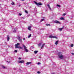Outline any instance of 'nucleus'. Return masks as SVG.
I'll list each match as a JSON object with an SVG mask.
<instances>
[{
  "mask_svg": "<svg viewBox=\"0 0 74 74\" xmlns=\"http://www.w3.org/2000/svg\"><path fill=\"white\" fill-rule=\"evenodd\" d=\"M19 63H25V61L23 60L19 61H18Z\"/></svg>",
  "mask_w": 74,
  "mask_h": 74,
  "instance_id": "obj_5",
  "label": "nucleus"
},
{
  "mask_svg": "<svg viewBox=\"0 0 74 74\" xmlns=\"http://www.w3.org/2000/svg\"><path fill=\"white\" fill-rule=\"evenodd\" d=\"M14 52H16H16H18V51H17V50H14Z\"/></svg>",
  "mask_w": 74,
  "mask_h": 74,
  "instance_id": "obj_32",
  "label": "nucleus"
},
{
  "mask_svg": "<svg viewBox=\"0 0 74 74\" xmlns=\"http://www.w3.org/2000/svg\"><path fill=\"white\" fill-rule=\"evenodd\" d=\"M16 29H14V31L13 32L15 33V32H16Z\"/></svg>",
  "mask_w": 74,
  "mask_h": 74,
  "instance_id": "obj_19",
  "label": "nucleus"
},
{
  "mask_svg": "<svg viewBox=\"0 0 74 74\" xmlns=\"http://www.w3.org/2000/svg\"><path fill=\"white\" fill-rule=\"evenodd\" d=\"M22 1H25V0H21Z\"/></svg>",
  "mask_w": 74,
  "mask_h": 74,
  "instance_id": "obj_42",
  "label": "nucleus"
},
{
  "mask_svg": "<svg viewBox=\"0 0 74 74\" xmlns=\"http://www.w3.org/2000/svg\"><path fill=\"white\" fill-rule=\"evenodd\" d=\"M49 38H57V37L56 36H50L49 37Z\"/></svg>",
  "mask_w": 74,
  "mask_h": 74,
  "instance_id": "obj_6",
  "label": "nucleus"
},
{
  "mask_svg": "<svg viewBox=\"0 0 74 74\" xmlns=\"http://www.w3.org/2000/svg\"><path fill=\"white\" fill-rule=\"evenodd\" d=\"M36 11H37V10H36Z\"/></svg>",
  "mask_w": 74,
  "mask_h": 74,
  "instance_id": "obj_45",
  "label": "nucleus"
},
{
  "mask_svg": "<svg viewBox=\"0 0 74 74\" xmlns=\"http://www.w3.org/2000/svg\"><path fill=\"white\" fill-rule=\"evenodd\" d=\"M11 4L12 5H14V2H12V3H11Z\"/></svg>",
  "mask_w": 74,
  "mask_h": 74,
  "instance_id": "obj_24",
  "label": "nucleus"
},
{
  "mask_svg": "<svg viewBox=\"0 0 74 74\" xmlns=\"http://www.w3.org/2000/svg\"><path fill=\"white\" fill-rule=\"evenodd\" d=\"M58 56L60 59H63V55H62V54H60V53L59 54Z\"/></svg>",
  "mask_w": 74,
  "mask_h": 74,
  "instance_id": "obj_4",
  "label": "nucleus"
},
{
  "mask_svg": "<svg viewBox=\"0 0 74 74\" xmlns=\"http://www.w3.org/2000/svg\"><path fill=\"white\" fill-rule=\"evenodd\" d=\"M18 40L20 41L21 44H22V38H21L20 36H18Z\"/></svg>",
  "mask_w": 74,
  "mask_h": 74,
  "instance_id": "obj_2",
  "label": "nucleus"
},
{
  "mask_svg": "<svg viewBox=\"0 0 74 74\" xmlns=\"http://www.w3.org/2000/svg\"><path fill=\"white\" fill-rule=\"evenodd\" d=\"M44 20V19L43 18L40 21L42 22V21H43Z\"/></svg>",
  "mask_w": 74,
  "mask_h": 74,
  "instance_id": "obj_25",
  "label": "nucleus"
},
{
  "mask_svg": "<svg viewBox=\"0 0 74 74\" xmlns=\"http://www.w3.org/2000/svg\"><path fill=\"white\" fill-rule=\"evenodd\" d=\"M37 52H38V51H34V53H35V54H36L37 53Z\"/></svg>",
  "mask_w": 74,
  "mask_h": 74,
  "instance_id": "obj_16",
  "label": "nucleus"
},
{
  "mask_svg": "<svg viewBox=\"0 0 74 74\" xmlns=\"http://www.w3.org/2000/svg\"><path fill=\"white\" fill-rule=\"evenodd\" d=\"M7 40L8 41H9V40H10V36H9L8 35L7 36Z\"/></svg>",
  "mask_w": 74,
  "mask_h": 74,
  "instance_id": "obj_11",
  "label": "nucleus"
},
{
  "mask_svg": "<svg viewBox=\"0 0 74 74\" xmlns=\"http://www.w3.org/2000/svg\"><path fill=\"white\" fill-rule=\"evenodd\" d=\"M25 52H29L28 50H27V49H25Z\"/></svg>",
  "mask_w": 74,
  "mask_h": 74,
  "instance_id": "obj_17",
  "label": "nucleus"
},
{
  "mask_svg": "<svg viewBox=\"0 0 74 74\" xmlns=\"http://www.w3.org/2000/svg\"><path fill=\"white\" fill-rule=\"evenodd\" d=\"M37 73H38V74H40L41 73H40V71H38Z\"/></svg>",
  "mask_w": 74,
  "mask_h": 74,
  "instance_id": "obj_31",
  "label": "nucleus"
},
{
  "mask_svg": "<svg viewBox=\"0 0 74 74\" xmlns=\"http://www.w3.org/2000/svg\"><path fill=\"white\" fill-rule=\"evenodd\" d=\"M19 15H20V16H21V15H22V14L20 13Z\"/></svg>",
  "mask_w": 74,
  "mask_h": 74,
  "instance_id": "obj_35",
  "label": "nucleus"
},
{
  "mask_svg": "<svg viewBox=\"0 0 74 74\" xmlns=\"http://www.w3.org/2000/svg\"><path fill=\"white\" fill-rule=\"evenodd\" d=\"M23 40H24V41H25V38H23Z\"/></svg>",
  "mask_w": 74,
  "mask_h": 74,
  "instance_id": "obj_40",
  "label": "nucleus"
},
{
  "mask_svg": "<svg viewBox=\"0 0 74 74\" xmlns=\"http://www.w3.org/2000/svg\"><path fill=\"white\" fill-rule=\"evenodd\" d=\"M20 45V44L18 43H17V44L15 45V46L16 48H19V46Z\"/></svg>",
  "mask_w": 74,
  "mask_h": 74,
  "instance_id": "obj_3",
  "label": "nucleus"
},
{
  "mask_svg": "<svg viewBox=\"0 0 74 74\" xmlns=\"http://www.w3.org/2000/svg\"><path fill=\"white\" fill-rule=\"evenodd\" d=\"M54 22L55 23H59V24H60V22L59 21H54Z\"/></svg>",
  "mask_w": 74,
  "mask_h": 74,
  "instance_id": "obj_7",
  "label": "nucleus"
},
{
  "mask_svg": "<svg viewBox=\"0 0 74 74\" xmlns=\"http://www.w3.org/2000/svg\"><path fill=\"white\" fill-rule=\"evenodd\" d=\"M40 62H38V64H40Z\"/></svg>",
  "mask_w": 74,
  "mask_h": 74,
  "instance_id": "obj_37",
  "label": "nucleus"
},
{
  "mask_svg": "<svg viewBox=\"0 0 74 74\" xmlns=\"http://www.w3.org/2000/svg\"><path fill=\"white\" fill-rule=\"evenodd\" d=\"M22 45L23 46V47L24 49H27V47H26V46H25V45Z\"/></svg>",
  "mask_w": 74,
  "mask_h": 74,
  "instance_id": "obj_8",
  "label": "nucleus"
},
{
  "mask_svg": "<svg viewBox=\"0 0 74 74\" xmlns=\"http://www.w3.org/2000/svg\"><path fill=\"white\" fill-rule=\"evenodd\" d=\"M73 46H74V45H73V44H71V47H73Z\"/></svg>",
  "mask_w": 74,
  "mask_h": 74,
  "instance_id": "obj_23",
  "label": "nucleus"
},
{
  "mask_svg": "<svg viewBox=\"0 0 74 74\" xmlns=\"http://www.w3.org/2000/svg\"><path fill=\"white\" fill-rule=\"evenodd\" d=\"M22 19H25V17H23L22 18Z\"/></svg>",
  "mask_w": 74,
  "mask_h": 74,
  "instance_id": "obj_34",
  "label": "nucleus"
},
{
  "mask_svg": "<svg viewBox=\"0 0 74 74\" xmlns=\"http://www.w3.org/2000/svg\"><path fill=\"white\" fill-rule=\"evenodd\" d=\"M51 74H55L54 73H52Z\"/></svg>",
  "mask_w": 74,
  "mask_h": 74,
  "instance_id": "obj_41",
  "label": "nucleus"
},
{
  "mask_svg": "<svg viewBox=\"0 0 74 74\" xmlns=\"http://www.w3.org/2000/svg\"><path fill=\"white\" fill-rule=\"evenodd\" d=\"M58 42H59V41L58 40L56 41L55 43V44H56V45H57V44H58Z\"/></svg>",
  "mask_w": 74,
  "mask_h": 74,
  "instance_id": "obj_15",
  "label": "nucleus"
},
{
  "mask_svg": "<svg viewBox=\"0 0 74 74\" xmlns=\"http://www.w3.org/2000/svg\"><path fill=\"white\" fill-rule=\"evenodd\" d=\"M18 59H19V60H21V58H18Z\"/></svg>",
  "mask_w": 74,
  "mask_h": 74,
  "instance_id": "obj_36",
  "label": "nucleus"
},
{
  "mask_svg": "<svg viewBox=\"0 0 74 74\" xmlns=\"http://www.w3.org/2000/svg\"><path fill=\"white\" fill-rule=\"evenodd\" d=\"M64 26H63L62 27V28H61L62 29H64Z\"/></svg>",
  "mask_w": 74,
  "mask_h": 74,
  "instance_id": "obj_33",
  "label": "nucleus"
},
{
  "mask_svg": "<svg viewBox=\"0 0 74 74\" xmlns=\"http://www.w3.org/2000/svg\"><path fill=\"white\" fill-rule=\"evenodd\" d=\"M31 26H29L28 27V29H29V30H31Z\"/></svg>",
  "mask_w": 74,
  "mask_h": 74,
  "instance_id": "obj_12",
  "label": "nucleus"
},
{
  "mask_svg": "<svg viewBox=\"0 0 74 74\" xmlns=\"http://www.w3.org/2000/svg\"><path fill=\"white\" fill-rule=\"evenodd\" d=\"M19 7H21V5H19Z\"/></svg>",
  "mask_w": 74,
  "mask_h": 74,
  "instance_id": "obj_43",
  "label": "nucleus"
},
{
  "mask_svg": "<svg viewBox=\"0 0 74 74\" xmlns=\"http://www.w3.org/2000/svg\"><path fill=\"white\" fill-rule=\"evenodd\" d=\"M66 13H64L63 14V16H65V15H66Z\"/></svg>",
  "mask_w": 74,
  "mask_h": 74,
  "instance_id": "obj_30",
  "label": "nucleus"
},
{
  "mask_svg": "<svg viewBox=\"0 0 74 74\" xmlns=\"http://www.w3.org/2000/svg\"><path fill=\"white\" fill-rule=\"evenodd\" d=\"M58 30L60 31V32H62V31L63 29L62 28H59L58 29Z\"/></svg>",
  "mask_w": 74,
  "mask_h": 74,
  "instance_id": "obj_14",
  "label": "nucleus"
},
{
  "mask_svg": "<svg viewBox=\"0 0 74 74\" xmlns=\"http://www.w3.org/2000/svg\"><path fill=\"white\" fill-rule=\"evenodd\" d=\"M57 6H58V7H60V5H57Z\"/></svg>",
  "mask_w": 74,
  "mask_h": 74,
  "instance_id": "obj_27",
  "label": "nucleus"
},
{
  "mask_svg": "<svg viewBox=\"0 0 74 74\" xmlns=\"http://www.w3.org/2000/svg\"><path fill=\"white\" fill-rule=\"evenodd\" d=\"M42 44V43H39L38 45L39 46H41V45Z\"/></svg>",
  "mask_w": 74,
  "mask_h": 74,
  "instance_id": "obj_21",
  "label": "nucleus"
},
{
  "mask_svg": "<svg viewBox=\"0 0 74 74\" xmlns=\"http://www.w3.org/2000/svg\"><path fill=\"white\" fill-rule=\"evenodd\" d=\"M47 6L48 7V8H49V10H52V9H51V7H50V6H49V4H48L47 5Z\"/></svg>",
  "mask_w": 74,
  "mask_h": 74,
  "instance_id": "obj_13",
  "label": "nucleus"
},
{
  "mask_svg": "<svg viewBox=\"0 0 74 74\" xmlns=\"http://www.w3.org/2000/svg\"><path fill=\"white\" fill-rule=\"evenodd\" d=\"M20 48L21 49H23V48L22 47H20L19 48Z\"/></svg>",
  "mask_w": 74,
  "mask_h": 74,
  "instance_id": "obj_29",
  "label": "nucleus"
},
{
  "mask_svg": "<svg viewBox=\"0 0 74 74\" xmlns=\"http://www.w3.org/2000/svg\"><path fill=\"white\" fill-rule=\"evenodd\" d=\"M7 62H8V63H10V62H11L10 61H9V62H8V61H7Z\"/></svg>",
  "mask_w": 74,
  "mask_h": 74,
  "instance_id": "obj_39",
  "label": "nucleus"
},
{
  "mask_svg": "<svg viewBox=\"0 0 74 74\" xmlns=\"http://www.w3.org/2000/svg\"><path fill=\"white\" fill-rule=\"evenodd\" d=\"M31 36H32V34H30L28 36V38H30V37H31Z\"/></svg>",
  "mask_w": 74,
  "mask_h": 74,
  "instance_id": "obj_20",
  "label": "nucleus"
},
{
  "mask_svg": "<svg viewBox=\"0 0 74 74\" xmlns=\"http://www.w3.org/2000/svg\"><path fill=\"white\" fill-rule=\"evenodd\" d=\"M14 70H15V68H14Z\"/></svg>",
  "mask_w": 74,
  "mask_h": 74,
  "instance_id": "obj_44",
  "label": "nucleus"
},
{
  "mask_svg": "<svg viewBox=\"0 0 74 74\" xmlns=\"http://www.w3.org/2000/svg\"><path fill=\"white\" fill-rule=\"evenodd\" d=\"M71 54H72V55H74V53H71Z\"/></svg>",
  "mask_w": 74,
  "mask_h": 74,
  "instance_id": "obj_38",
  "label": "nucleus"
},
{
  "mask_svg": "<svg viewBox=\"0 0 74 74\" xmlns=\"http://www.w3.org/2000/svg\"><path fill=\"white\" fill-rule=\"evenodd\" d=\"M60 19L61 20H64V18H63V17H61L60 18Z\"/></svg>",
  "mask_w": 74,
  "mask_h": 74,
  "instance_id": "obj_18",
  "label": "nucleus"
},
{
  "mask_svg": "<svg viewBox=\"0 0 74 74\" xmlns=\"http://www.w3.org/2000/svg\"><path fill=\"white\" fill-rule=\"evenodd\" d=\"M34 3H35V4H36L37 5V6H38V7H39V5H42V4L40 2H39L38 3H37L35 1H34Z\"/></svg>",
  "mask_w": 74,
  "mask_h": 74,
  "instance_id": "obj_1",
  "label": "nucleus"
},
{
  "mask_svg": "<svg viewBox=\"0 0 74 74\" xmlns=\"http://www.w3.org/2000/svg\"><path fill=\"white\" fill-rule=\"evenodd\" d=\"M26 64L27 66H28V65H29V64H31V62H27L26 63Z\"/></svg>",
  "mask_w": 74,
  "mask_h": 74,
  "instance_id": "obj_10",
  "label": "nucleus"
},
{
  "mask_svg": "<svg viewBox=\"0 0 74 74\" xmlns=\"http://www.w3.org/2000/svg\"><path fill=\"white\" fill-rule=\"evenodd\" d=\"M25 12H26V13H27V14H28V12L27 10L25 11Z\"/></svg>",
  "mask_w": 74,
  "mask_h": 74,
  "instance_id": "obj_28",
  "label": "nucleus"
},
{
  "mask_svg": "<svg viewBox=\"0 0 74 74\" xmlns=\"http://www.w3.org/2000/svg\"><path fill=\"white\" fill-rule=\"evenodd\" d=\"M46 26H50V24H46Z\"/></svg>",
  "mask_w": 74,
  "mask_h": 74,
  "instance_id": "obj_22",
  "label": "nucleus"
},
{
  "mask_svg": "<svg viewBox=\"0 0 74 74\" xmlns=\"http://www.w3.org/2000/svg\"><path fill=\"white\" fill-rule=\"evenodd\" d=\"M2 67L3 68V69H5V67L4 66H2Z\"/></svg>",
  "mask_w": 74,
  "mask_h": 74,
  "instance_id": "obj_26",
  "label": "nucleus"
},
{
  "mask_svg": "<svg viewBox=\"0 0 74 74\" xmlns=\"http://www.w3.org/2000/svg\"><path fill=\"white\" fill-rule=\"evenodd\" d=\"M45 44V43H44L42 45V46L41 48V49H42V48H44V47Z\"/></svg>",
  "mask_w": 74,
  "mask_h": 74,
  "instance_id": "obj_9",
  "label": "nucleus"
}]
</instances>
